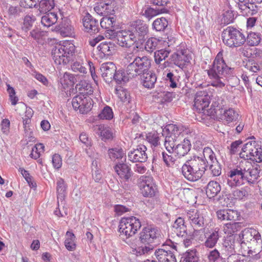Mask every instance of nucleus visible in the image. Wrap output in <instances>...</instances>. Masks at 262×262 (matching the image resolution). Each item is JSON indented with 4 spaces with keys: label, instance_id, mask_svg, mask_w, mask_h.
I'll return each instance as SVG.
<instances>
[{
    "label": "nucleus",
    "instance_id": "nucleus-57",
    "mask_svg": "<svg viewBox=\"0 0 262 262\" xmlns=\"http://www.w3.org/2000/svg\"><path fill=\"white\" fill-rule=\"evenodd\" d=\"M35 20L33 15H26L24 19V23L22 26V30L27 32L32 27L33 23Z\"/></svg>",
    "mask_w": 262,
    "mask_h": 262
},
{
    "label": "nucleus",
    "instance_id": "nucleus-6",
    "mask_svg": "<svg viewBox=\"0 0 262 262\" xmlns=\"http://www.w3.org/2000/svg\"><path fill=\"white\" fill-rule=\"evenodd\" d=\"M141 223L136 217L130 216L122 218L119 224V231L120 236L126 239L134 235L141 228Z\"/></svg>",
    "mask_w": 262,
    "mask_h": 262
},
{
    "label": "nucleus",
    "instance_id": "nucleus-46",
    "mask_svg": "<svg viewBox=\"0 0 262 262\" xmlns=\"http://www.w3.org/2000/svg\"><path fill=\"white\" fill-rule=\"evenodd\" d=\"M115 94L121 101L129 102L130 97L126 89L120 86H117L115 89Z\"/></svg>",
    "mask_w": 262,
    "mask_h": 262
},
{
    "label": "nucleus",
    "instance_id": "nucleus-11",
    "mask_svg": "<svg viewBox=\"0 0 262 262\" xmlns=\"http://www.w3.org/2000/svg\"><path fill=\"white\" fill-rule=\"evenodd\" d=\"M192 226L194 227H203L206 219V211L205 209L190 210L186 214Z\"/></svg>",
    "mask_w": 262,
    "mask_h": 262
},
{
    "label": "nucleus",
    "instance_id": "nucleus-33",
    "mask_svg": "<svg viewBox=\"0 0 262 262\" xmlns=\"http://www.w3.org/2000/svg\"><path fill=\"white\" fill-rule=\"evenodd\" d=\"M143 75L142 78V83L143 85L149 89L153 88L157 81L156 74L151 72H146Z\"/></svg>",
    "mask_w": 262,
    "mask_h": 262
},
{
    "label": "nucleus",
    "instance_id": "nucleus-12",
    "mask_svg": "<svg viewBox=\"0 0 262 262\" xmlns=\"http://www.w3.org/2000/svg\"><path fill=\"white\" fill-rule=\"evenodd\" d=\"M146 150L147 148L145 145H138L136 148H133L128 152V160L133 163L146 162L148 158Z\"/></svg>",
    "mask_w": 262,
    "mask_h": 262
},
{
    "label": "nucleus",
    "instance_id": "nucleus-51",
    "mask_svg": "<svg viewBox=\"0 0 262 262\" xmlns=\"http://www.w3.org/2000/svg\"><path fill=\"white\" fill-rule=\"evenodd\" d=\"M132 78L127 75L126 72L125 73L122 70H116L113 80H114L117 83L120 84L122 82H126L129 80V78Z\"/></svg>",
    "mask_w": 262,
    "mask_h": 262
},
{
    "label": "nucleus",
    "instance_id": "nucleus-29",
    "mask_svg": "<svg viewBox=\"0 0 262 262\" xmlns=\"http://www.w3.org/2000/svg\"><path fill=\"white\" fill-rule=\"evenodd\" d=\"M171 229L178 236H185L187 234V227L184 219L178 217L173 224Z\"/></svg>",
    "mask_w": 262,
    "mask_h": 262
},
{
    "label": "nucleus",
    "instance_id": "nucleus-43",
    "mask_svg": "<svg viewBox=\"0 0 262 262\" xmlns=\"http://www.w3.org/2000/svg\"><path fill=\"white\" fill-rule=\"evenodd\" d=\"M179 139L166 135L165 138L164 146L169 154H173L176 144Z\"/></svg>",
    "mask_w": 262,
    "mask_h": 262
},
{
    "label": "nucleus",
    "instance_id": "nucleus-56",
    "mask_svg": "<svg viewBox=\"0 0 262 262\" xmlns=\"http://www.w3.org/2000/svg\"><path fill=\"white\" fill-rule=\"evenodd\" d=\"M45 33L41 29L36 27L30 31L29 38L31 37L36 41L39 42L42 39L43 36H45Z\"/></svg>",
    "mask_w": 262,
    "mask_h": 262
},
{
    "label": "nucleus",
    "instance_id": "nucleus-23",
    "mask_svg": "<svg viewBox=\"0 0 262 262\" xmlns=\"http://www.w3.org/2000/svg\"><path fill=\"white\" fill-rule=\"evenodd\" d=\"M99 22L88 13L83 18V25L85 31L91 34H95L99 31Z\"/></svg>",
    "mask_w": 262,
    "mask_h": 262
},
{
    "label": "nucleus",
    "instance_id": "nucleus-21",
    "mask_svg": "<svg viewBox=\"0 0 262 262\" xmlns=\"http://www.w3.org/2000/svg\"><path fill=\"white\" fill-rule=\"evenodd\" d=\"M100 70L101 76L105 82H112L117 70L116 65L112 62H105L101 65Z\"/></svg>",
    "mask_w": 262,
    "mask_h": 262
},
{
    "label": "nucleus",
    "instance_id": "nucleus-14",
    "mask_svg": "<svg viewBox=\"0 0 262 262\" xmlns=\"http://www.w3.org/2000/svg\"><path fill=\"white\" fill-rule=\"evenodd\" d=\"M118 43L122 47L129 48L137 41V36L130 30H122L117 36Z\"/></svg>",
    "mask_w": 262,
    "mask_h": 262
},
{
    "label": "nucleus",
    "instance_id": "nucleus-53",
    "mask_svg": "<svg viewBox=\"0 0 262 262\" xmlns=\"http://www.w3.org/2000/svg\"><path fill=\"white\" fill-rule=\"evenodd\" d=\"M98 117L102 120H110L112 119L114 117V113L112 108L108 105H106L101 110Z\"/></svg>",
    "mask_w": 262,
    "mask_h": 262
},
{
    "label": "nucleus",
    "instance_id": "nucleus-26",
    "mask_svg": "<svg viewBox=\"0 0 262 262\" xmlns=\"http://www.w3.org/2000/svg\"><path fill=\"white\" fill-rule=\"evenodd\" d=\"M155 255L159 262H177L173 251L170 250L158 249L155 251Z\"/></svg>",
    "mask_w": 262,
    "mask_h": 262
},
{
    "label": "nucleus",
    "instance_id": "nucleus-41",
    "mask_svg": "<svg viewBox=\"0 0 262 262\" xmlns=\"http://www.w3.org/2000/svg\"><path fill=\"white\" fill-rule=\"evenodd\" d=\"M66 238L64 241V246L67 249L70 251H73L75 250L76 245L75 243L76 237L74 234L71 231L66 232Z\"/></svg>",
    "mask_w": 262,
    "mask_h": 262
},
{
    "label": "nucleus",
    "instance_id": "nucleus-59",
    "mask_svg": "<svg viewBox=\"0 0 262 262\" xmlns=\"http://www.w3.org/2000/svg\"><path fill=\"white\" fill-rule=\"evenodd\" d=\"M59 32L63 37H74L75 36L74 28L71 25L61 28Z\"/></svg>",
    "mask_w": 262,
    "mask_h": 262
},
{
    "label": "nucleus",
    "instance_id": "nucleus-28",
    "mask_svg": "<svg viewBox=\"0 0 262 262\" xmlns=\"http://www.w3.org/2000/svg\"><path fill=\"white\" fill-rule=\"evenodd\" d=\"M181 170L183 176L188 181L195 182L201 179L197 173L195 172L193 168L186 161L183 165Z\"/></svg>",
    "mask_w": 262,
    "mask_h": 262
},
{
    "label": "nucleus",
    "instance_id": "nucleus-38",
    "mask_svg": "<svg viewBox=\"0 0 262 262\" xmlns=\"http://www.w3.org/2000/svg\"><path fill=\"white\" fill-rule=\"evenodd\" d=\"M221 187L220 184L216 182L210 181L206 188V194L209 198H214L221 191Z\"/></svg>",
    "mask_w": 262,
    "mask_h": 262
},
{
    "label": "nucleus",
    "instance_id": "nucleus-25",
    "mask_svg": "<svg viewBox=\"0 0 262 262\" xmlns=\"http://www.w3.org/2000/svg\"><path fill=\"white\" fill-rule=\"evenodd\" d=\"M237 236L229 235L223 241L222 247V254L227 256L235 253V240Z\"/></svg>",
    "mask_w": 262,
    "mask_h": 262
},
{
    "label": "nucleus",
    "instance_id": "nucleus-18",
    "mask_svg": "<svg viewBox=\"0 0 262 262\" xmlns=\"http://www.w3.org/2000/svg\"><path fill=\"white\" fill-rule=\"evenodd\" d=\"M131 31L135 33L137 36V39L141 41L144 39L148 33V26L143 20H137L134 21L132 25Z\"/></svg>",
    "mask_w": 262,
    "mask_h": 262
},
{
    "label": "nucleus",
    "instance_id": "nucleus-31",
    "mask_svg": "<svg viewBox=\"0 0 262 262\" xmlns=\"http://www.w3.org/2000/svg\"><path fill=\"white\" fill-rule=\"evenodd\" d=\"M132 249V253L136 254L137 255H142L145 254H148L151 251L153 250V246L149 244H147V246H141L136 247V245L132 242H126Z\"/></svg>",
    "mask_w": 262,
    "mask_h": 262
},
{
    "label": "nucleus",
    "instance_id": "nucleus-44",
    "mask_svg": "<svg viewBox=\"0 0 262 262\" xmlns=\"http://www.w3.org/2000/svg\"><path fill=\"white\" fill-rule=\"evenodd\" d=\"M57 18L55 13H48L41 17V23L43 26L49 27L56 23Z\"/></svg>",
    "mask_w": 262,
    "mask_h": 262
},
{
    "label": "nucleus",
    "instance_id": "nucleus-30",
    "mask_svg": "<svg viewBox=\"0 0 262 262\" xmlns=\"http://www.w3.org/2000/svg\"><path fill=\"white\" fill-rule=\"evenodd\" d=\"M102 140H110L113 138V133L111 128L103 124L97 125L95 129Z\"/></svg>",
    "mask_w": 262,
    "mask_h": 262
},
{
    "label": "nucleus",
    "instance_id": "nucleus-7",
    "mask_svg": "<svg viewBox=\"0 0 262 262\" xmlns=\"http://www.w3.org/2000/svg\"><path fill=\"white\" fill-rule=\"evenodd\" d=\"M151 66V60L147 56H138L134 63L127 67L125 72L131 77L144 74L148 71Z\"/></svg>",
    "mask_w": 262,
    "mask_h": 262
},
{
    "label": "nucleus",
    "instance_id": "nucleus-58",
    "mask_svg": "<svg viewBox=\"0 0 262 262\" xmlns=\"http://www.w3.org/2000/svg\"><path fill=\"white\" fill-rule=\"evenodd\" d=\"M169 52L165 50H160L155 52V61L157 64L165 60L169 55Z\"/></svg>",
    "mask_w": 262,
    "mask_h": 262
},
{
    "label": "nucleus",
    "instance_id": "nucleus-15",
    "mask_svg": "<svg viewBox=\"0 0 262 262\" xmlns=\"http://www.w3.org/2000/svg\"><path fill=\"white\" fill-rule=\"evenodd\" d=\"M243 239L247 242L253 241L257 243L260 248L262 247V240L259 232L253 228L245 229L238 236L236 239Z\"/></svg>",
    "mask_w": 262,
    "mask_h": 262
},
{
    "label": "nucleus",
    "instance_id": "nucleus-55",
    "mask_svg": "<svg viewBox=\"0 0 262 262\" xmlns=\"http://www.w3.org/2000/svg\"><path fill=\"white\" fill-rule=\"evenodd\" d=\"M160 40L155 37H151L148 39L145 45V49L148 52H152L156 50Z\"/></svg>",
    "mask_w": 262,
    "mask_h": 262
},
{
    "label": "nucleus",
    "instance_id": "nucleus-39",
    "mask_svg": "<svg viewBox=\"0 0 262 262\" xmlns=\"http://www.w3.org/2000/svg\"><path fill=\"white\" fill-rule=\"evenodd\" d=\"M55 7L54 0H39L37 8L41 13H47Z\"/></svg>",
    "mask_w": 262,
    "mask_h": 262
},
{
    "label": "nucleus",
    "instance_id": "nucleus-40",
    "mask_svg": "<svg viewBox=\"0 0 262 262\" xmlns=\"http://www.w3.org/2000/svg\"><path fill=\"white\" fill-rule=\"evenodd\" d=\"M165 129L167 133V135L179 139L182 133V127L176 124H169L165 126Z\"/></svg>",
    "mask_w": 262,
    "mask_h": 262
},
{
    "label": "nucleus",
    "instance_id": "nucleus-64",
    "mask_svg": "<svg viewBox=\"0 0 262 262\" xmlns=\"http://www.w3.org/2000/svg\"><path fill=\"white\" fill-rule=\"evenodd\" d=\"M208 258L210 262H218L220 259H222L219 251L216 249L209 252Z\"/></svg>",
    "mask_w": 262,
    "mask_h": 262
},
{
    "label": "nucleus",
    "instance_id": "nucleus-2",
    "mask_svg": "<svg viewBox=\"0 0 262 262\" xmlns=\"http://www.w3.org/2000/svg\"><path fill=\"white\" fill-rule=\"evenodd\" d=\"M233 68L228 67L225 63L222 52L216 55L212 64L207 70V74L211 80L210 84L213 86L223 88L225 86V78L232 73Z\"/></svg>",
    "mask_w": 262,
    "mask_h": 262
},
{
    "label": "nucleus",
    "instance_id": "nucleus-62",
    "mask_svg": "<svg viewBox=\"0 0 262 262\" xmlns=\"http://www.w3.org/2000/svg\"><path fill=\"white\" fill-rule=\"evenodd\" d=\"M71 69L73 72H78L81 74L86 73V69L83 66V63L79 61H75L71 65Z\"/></svg>",
    "mask_w": 262,
    "mask_h": 262
},
{
    "label": "nucleus",
    "instance_id": "nucleus-36",
    "mask_svg": "<svg viewBox=\"0 0 262 262\" xmlns=\"http://www.w3.org/2000/svg\"><path fill=\"white\" fill-rule=\"evenodd\" d=\"M140 138L145 139L151 146L156 147L160 144L159 137L157 132L153 131L148 133H142L139 135Z\"/></svg>",
    "mask_w": 262,
    "mask_h": 262
},
{
    "label": "nucleus",
    "instance_id": "nucleus-27",
    "mask_svg": "<svg viewBox=\"0 0 262 262\" xmlns=\"http://www.w3.org/2000/svg\"><path fill=\"white\" fill-rule=\"evenodd\" d=\"M114 169L122 180L128 181L132 176L131 169L125 163H118L114 166Z\"/></svg>",
    "mask_w": 262,
    "mask_h": 262
},
{
    "label": "nucleus",
    "instance_id": "nucleus-34",
    "mask_svg": "<svg viewBox=\"0 0 262 262\" xmlns=\"http://www.w3.org/2000/svg\"><path fill=\"white\" fill-rule=\"evenodd\" d=\"M108 155L113 161L122 159H124V161L126 160L125 151L121 147H117L108 149Z\"/></svg>",
    "mask_w": 262,
    "mask_h": 262
},
{
    "label": "nucleus",
    "instance_id": "nucleus-54",
    "mask_svg": "<svg viewBox=\"0 0 262 262\" xmlns=\"http://www.w3.org/2000/svg\"><path fill=\"white\" fill-rule=\"evenodd\" d=\"M236 244L240 246V252L243 256H250V254H253V250L247 245V243L243 239L237 240Z\"/></svg>",
    "mask_w": 262,
    "mask_h": 262
},
{
    "label": "nucleus",
    "instance_id": "nucleus-20",
    "mask_svg": "<svg viewBox=\"0 0 262 262\" xmlns=\"http://www.w3.org/2000/svg\"><path fill=\"white\" fill-rule=\"evenodd\" d=\"M98 55L100 58H107L114 54L116 50L115 44L110 41H103L97 47Z\"/></svg>",
    "mask_w": 262,
    "mask_h": 262
},
{
    "label": "nucleus",
    "instance_id": "nucleus-60",
    "mask_svg": "<svg viewBox=\"0 0 262 262\" xmlns=\"http://www.w3.org/2000/svg\"><path fill=\"white\" fill-rule=\"evenodd\" d=\"M172 154H167L164 151L162 153L163 160L167 166H171L176 160V157L173 156Z\"/></svg>",
    "mask_w": 262,
    "mask_h": 262
},
{
    "label": "nucleus",
    "instance_id": "nucleus-4",
    "mask_svg": "<svg viewBox=\"0 0 262 262\" xmlns=\"http://www.w3.org/2000/svg\"><path fill=\"white\" fill-rule=\"evenodd\" d=\"M75 52V45L70 41L57 45L53 49L52 55L57 64H67L71 60Z\"/></svg>",
    "mask_w": 262,
    "mask_h": 262
},
{
    "label": "nucleus",
    "instance_id": "nucleus-19",
    "mask_svg": "<svg viewBox=\"0 0 262 262\" xmlns=\"http://www.w3.org/2000/svg\"><path fill=\"white\" fill-rule=\"evenodd\" d=\"M115 5L116 3L114 0H103L97 4L94 7V10L99 15H108L114 12Z\"/></svg>",
    "mask_w": 262,
    "mask_h": 262
},
{
    "label": "nucleus",
    "instance_id": "nucleus-63",
    "mask_svg": "<svg viewBox=\"0 0 262 262\" xmlns=\"http://www.w3.org/2000/svg\"><path fill=\"white\" fill-rule=\"evenodd\" d=\"M209 169L211 173L214 177L219 176L221 174V167L218 161H215L213 163H210Z\"/></svg>",
    "mask_w": 262,
    "mask_h": 262
},
{
    "label": "nucleus",
    "instance_id": "nucleus-13",
    "mask_svg": "<svg viewBox=\"0 0 262 262\" xmlns=\"http://www.w3.org/2000/svg\"><path fill=\"white\" fill-rule=\"evenodd\" d=\"M160 232L157 227L147 226L144 228L140 232V240L143 244H149L159 238Z\"/></svg>",
    "mask_w": 262,
    "mask_h": 262
},
{
    "label": "nucleus",
    "instance_id": "nucleus-17",
    "mask_svg": "<svg viewBox=\"0 0 262 262\" xmlns=\"http://www.w3.org/2000/svg\"><path fill=\"white\" fill-rule=\"evenodd\" d=\"M190 59V55L187 54V50L184 48L182 49V47L177 49V52L172 55V61L173 63L182 69Z\"/></svg>",
    "mask_w": 262,
    "mask_h": 262
},
{
    "label": "nucleus",
    "instance_id": "nucleus-52",
    "mask_svg": "<svg viewBox=\"0 0 262 262\" xmlns=\"http://www.w3.org/2000/svg\"><path fill=\"white\" fill-rule=\"evenodd\" d=\"M261 35L260 33L250 32L247 37L248 44L250 46H256L261 41Z\"/></svg>",
    "mask_w": 262,
    "mask_h": 262
},
{
    "label": "nucleus",
    "instance_id": "nucleus-5",
    "mask_svg": "<svg viewBox=\"0 0 262 262\" xmlns=\"http://www.w3.org/2000/svg\"><path fill=\"white\" fill-rule=\"evenodd\" d=\"M222 38L225 45L230 48H237L243 45L246 41L244 33L232 27H228L222 33Z\"/></svg>",
    "mask_w": 262,
    "mask_h": 262
},
{
    "label": "nucleus",
    "instance_id": "nucleus-9",
    "mask_svg": "<svg viewBox=\"0 0 262 262\" xmlns=\"http://www.w3.org/2000/svg\"><path fill=\"white\" fill-rule=\"evenodd\" d=\"M139 187L141 193L145 197L152 198L158 193L157 185L150 177L141 176L139 179Z\"/></svg>",
    "mask_w": 262,
    "mask_h": 262
},
{
    "label": "nucleus",
    "instance_id": "nucleus-24",
    "mask_svg": "<svg viewBox=\"0 0 262 262\" xmlns=\"http://www.w3.org/2000/svg\"><path fill=\"white\" fill-rule=\"evenodd\" d=\"M238 113L233 108L222 109L220 111V119L225 123H233L238 120Z\"/></svg>",
    "mask_w": 262,
    "mask_h": 262
},
{
    "label": "nucleus",
    "instance_id": "nucleus-16",
    "mask_svg": "<svg viewBox=\"0 0 262 262\" xmlns=\"http://www.w3.org/2000/svg\"><path fill=\"white\" fill-rule=\"evenodd\" d=\"M186 162L193 168L195 172L201 177L204 174L208 166V163L207 161L202 157L199 156H193Z\"/></svg>",
    "mask_w": 262,
    "mask_h": 262
},
{
    "label": "nucleus",
    "instance_id": "nucleus-61",
    "mask_svg": "<svg viewBox=\"0 0 262 262\" xmlns=\"http://www.w3.org/2000/svg\"><path fill=\"white\" fill-rule=\"evenodd\" d=\"M39 0H20L19 5L20 7L25 8H37Z\"/></svg>",
    "mask_w": 262,
    "mask_h": 262
},
{
    "label": "nucleus",
    "instance_id": "nucleus-8",
    "mask_svg": "<svg viewBox=\"0 0 262 262\" xmlns=\"http://www.w3.org/2000/svg\"><path fill=\"white\" fill-rule=\"evenodd\" d=\"M199 139L198 136L194 132H190L182 142L176 146L173 154H177L179 157L185 156L190 150L191 142L198 145H201V142Z\"/></svg>",
    "mask_w": 262,
    "mask_h": 262
},
{
    "label": "nucleus",
    "instance_id": "nucleus-48",
    "mask_svg": "<svg viewBox=\"0 0 262 262\" xmlns=\"http://www.w3.org/2000/svg\"><path fill=\"white\" fill-rule=\"evenodd\" d=\"M168 26V21L164 17L157 18L152 23V28L157 31H163Z\"/></svg>",
    "mask_w": 262,
    "mask_h": 262
},
{
    "label": "nucleus",
    "instance_id": "nucleus-45",
    "mask_svg": "<svg viewBox=\"0 0 262 262\" xmlns=\"http://www.w3.org/2000/svg\"><path fill=\"white\" fill-rule=\"evenodd\" d=\"M167 12L168 10L164 7L160 9H155L149 7L145 10L143 15L148 19L150 20L159 14L167 13Z\"/></svg>",
    "mask_w": 262,
    "mask_h": 262
},
{
    "label": "nucleus",
    "instance_id": "nucleus-50",
    "mask_svg": "<svg viewBox=\"0 0 262 262\" xmlns=\"http://www.w3.org/2000/svg\"><path fill=\"white\" fill-rule=\"evenodd\" d=\"M222 21L224 24L228 25L233 21L234 19L233 11L229 7H227L223 10Z\"/></svg>",
    "mask_w": 262,
    "mask_h": 262
},
{
    "label": "nucleus",
    "instance_id": "nucleus-42",
    "mask_svg": "<svg viewBox=\"0 0 262 262\" xmlns=\"http://www.w3.org/2000/svg\"><path fill=\"white\" fill-rule=\"evenodd\" d=\"M241 227L238 222H230L225 224L223 227V231L225 234L229 235L235 236L234 234L238 231Z\"/></svg>",
    "mask_w": 262,
    "mask_h": 262
},
{
    "label": "nucleus",
    "instance_id": "nucleus-37",
    "mask_svg": "<svg viewBox=\"0 0 262 262\" xmlns=\"http://www.w3.org/2000/svg\"><path fill=\"white\" fill-rule=\"evenodd\" d=\"M57 195L58 202H62L67 194V185L62 178H59L57 181Z\"/></svg>",
    "mask_w": 262,
    "mask_h": 262
},
{
    "label": "nucleus",
    "instance_id": "nucleus-47",
    "mask_svg": "<svg viewBox=\"0 0 262 262\" xmlns=\"http://www.w3.org/2000/svg\"><path fill=\"white\" fill-rule=\"evenodd\" d=\"M180 76L174 74L171 72H168L166 74L165 80L166 82L169 84L170 88H175L177 87L178 83L180 82Z\"/></svg>",
    "mask_w": 262,
    "mask_h": 262
},
{
    "label": "nucleus",
    "instance_id": "nucleus-22",
    "mask_svg": "<svg viewBox=\"0 0 262 262\" xmlns=\"http://www.w3.org/2000/svg\"><path fill=\"white\" fill-rule=\"evenodd\" d=\"M216 215L219 220L224 221H230L236 222L238 221L241 214L237 210L232 209H221L216 212Z\"/></svg>",
    "mask_w": 262,
    "mask_h": 262
},
{
    "label": "nucleus",
    "instance_id": "nucleus-10",
    "mask_svg": "<svg viewBox=\"0 0 262 262\" xmlns=\"http://www.w3.org/2000/svg\"><path fill=\"white\" fill-rule=\"evenodd\" d=\"M210 103V96L206 91L198 92L194 101V108L198 113H205Z\"/></svg>",
    "mask_w": 262,
    "mask_h": 262
},
{
    "label": "nucleus",
    "instance_id": "nucleus-1",
    "mask_svg": "<svg viewBox=\"0 0 262 262\" xmlns=\"http://www.w3.org/2000/svg\"><path fill=\"white\" fill-rule=\"evenodd\" d=\"M239 155L241 158L244 159L227 174V184L231 188L239 187L245 182L254 184L259 177L261 170L260 166L257 164L253 165L247 160L249 159L257 163L261 162V146L254 140L248 141L243 145Z\"/></svg>",
    "mask_w": 262,
    "mask_h": 262
},
{
    "label": "nucleus",
    "instance_id": "nucleus-32",
    "mask_svg": "<svg viewBox=\"0 0 262 262\" xmlns=\"http://www.w3.org/2000/svg\"><path fill=\"white\" fill-rule=\"evenodd\" d=\"M99 24L102 28L106 29L107 31L113 32L116 26V18L114 16L106 15L101 18Z\"/></svg>",
    "mask_w": 262,
    "mask_h": 262
},
{
    "label": "nucleus",
    "instance_id": "nucleus-49",
    "mask_svg": "<svg viewBox=\"0 0 262 262\" xmlns=\"http://www.w3.org/2000/svg\"><path fill=\"white\" fill-rule=\"evenodd\" d=\"M184 262H198L199 257L195 249L187 250L183 255Z\"/></svg>",
    "mask_w": 262,
    "mask_h": 262
},
{
    "label": "nucleus",
    "instance_id": "nucleus-3",
    "mask_svg": "<svg viewBox=\"0 0 262 262\" xmlns=\"http://www.w3.org/2000/svg\"><path fill=\"white\" fill-rule=\"evenodd\" d=\"M81 85L79 88L81 92L72 99V104L75 110H79L81 114H84L91 110L92 99L89 95L92 94L93 90L91 84L85 81L81 82Z\"/></svg>",
    "mask_w": 262,
    "mask_h": 262
},
{
    "label": "nucleus",
    "instance_id": "nucleus-35",
    "mask_svg": "<svg viewBox=\"0 0 262 262\" xmlns=\"http://www.w3.org/2000/svg\"><path fill=\"white\" fill-rule=\"evenodd\" d=\"M220 237L219 230L216 228L210 232L206 237V239L204 242V246L206 248H212L216 245Z\"/></svg>",
    "mask_w": 262,
    "mask_h": 262
}]
</instances>
